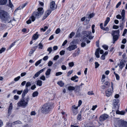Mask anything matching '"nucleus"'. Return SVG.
Wrapping results in <instances>:
<instances>
[{"mask_svg":"<svg viewBox=\"0 0 127 127\" xmlns=\"http://www.w3.org/2000/svg\"><path fill=\"white\" fill-rule=\"evenodd\" d=\"M39 48L40 49H42L43 47V45L41 43L38 44Z\"/></svg>","mask_w":127,"mask_h":127,"instance_id":"72a5a7b5","label":"nucleus"},{"mask_svg":"<svg viewBox=\"0 0 127 127\" xmlns=\"http://www.w3.org/2000/svg\"><path fill=\"white\" fill-rule=\"evenodd\" d=\"M110 20V18L109 17H107L105 22L108 23Z\"/></svg>","mask_w":127,"mask_h":127,"instance_id":"4d7b16f0","label":"nucleus"},{"mask_svg":"<svg viewBox=\"0 0 127 127\" xmlns=\"http://www.w3.org/2000/svg\"><path fill=\"white\" fill-rule=\"evenodd\" d=\"M86 43L84 42H82L81 43V47H84L86 46Z\"/></svg>","mask_w":127,"mask_h":127,"instance_id":"864d4df0","label":"nucleus"},{"mask_svg":"<svg viewBox=\"0 0 127 127\" xmlns=\"http://www.w3.org/2000/svg\"><path fill=\"white\" fill-rule=\"evenodd\" d=\"M73 72V71H69L67 74V76H69L70 75H71Z\"/></svg>","mask_w":127,"mask_h":127,"instance_id":"8fccbe9b","label":"nucleus"},{"mask_svg":"<svg viewBox=\"0 0 127 127\" xmlns=\"http://www.w3.org/2000/svg\"><path fill=\"white\" fill-rule=\"evenodd\" d=\"M27 4V3H26L23 5L20 6L19 7V8H20V9H22L24 7H25Z\"/></svg>","mask_w":127,"mask_h":127,"instance_id":"c756f323","label":"nucleus"},{"mask_svg":"<svg viewBox=\"0 0 127 127\" xmlns=\"http://www.w3.org/2000/svg\"><path fill=\"white\" fill-rule=\"evenodd\" d=\"M69 65L70 67H72L74 65V64L73 62L69 63Z\"/></svg>","mask_w":127,"mask_h":127,"instance_id":"69168bd1","label":"nucleus"},{"mask_svg":"<svg viewBox=\"0 0 127 127\" xmlns=\"http://www.w3.org/2000/svg\"><path fill=\"white\" fill-rule=\"evenodd\" d=\"M118 124L120 127H127V122L123 120L119 121Z\"/></svg>","mask_w":127,"mask_h":127,"instance_id":"0eeeda50","label":"nucleus"},{"mask_svg":"<svg viewBox=\"0 0 127 127\" xmlns=\"http://www.w3.org/2000/svg\"><path fill=\"white\" fill-rule=\"evenodd\" d=\"M57 84L61 87H63L64 84V83L62 81H60L58 82H57Z\"/></svg>","mask_w":127,"mask_h":127,"instance_id":"5701e85b","label":"nucleus"},{"mask_svg":"<svg viewBox=\"0 0 127 127\" xmlns=\"http://www.w3.org/2000/svg\"><path fill=\"white\" fill-rule=\"evenodd\" d=\"M42 59H40L39 60L36 62L35 64V66H37L41 63Z\"/></svg>","mask_w":127,"mask_h":127,"instance_id":"7c9ffc66","label":"nucleus"},{"mask_svg":"<svg viewBox=\"0 0 127 127\" xmlns=\"http://www.w3.org/2000/svg\"><path fill=\"white\" fill-rule=\"evenodd\" d=\"M121 15L122 16H125V10L124 9L122 10L121 13Z\"/></svg>","mask_w":127,"mask_h":127,"instance_id":"09e8293b","label":"nucleus"},{"mask_svg":"<svg viewBox=\"0 0 127 127\" xmlns=\"http://www.w3.org/2000/svg\"><path fill=\"white\" fill-rule=\"evenodd\" d=\"M80 112H81V113H79L77 117V120L78 121H81L82 120L81 118H82V116L81 115V112L80 111Z\"/></svg>","mask_w":127,"mask_h":127,"instance_id":"f3484780","label":"nucleus"},{"mask_svg":"<svg viewBox=\"0 0 127 127\" xmlns=\"http://www.w3.org/2000/svg\"><path fill=\"white\" fill-rule=\"evenodd\" d=\"M75 34L74 32H72L69 34V37L70 38H71L73 37Z\"/></svg>","mask_w":127,"mask_h":127,"instance_id":"c9c22d12","label":"nucleus"},{"mask_svg":"<svg viewBox=\"0 0 127 127\" xmlns=\"http://www.w3.org/2000/svg\"><path fill=\"white\" fill-rule=\"evenodd\" d=\"M94 13H92L90 14L88 16V17H89V18L90 19L91 18H93L94 16Z\"/></svg>","mask_w":127,"mask_h":127,"instance_id":"ea45409f","label":"nucleus"},{"mask_svg":"<svg viewBox=\"0 0 127 127\" xmlns=\"http://www.w3.org/2000/svg\"><path fill=\"white\" fill-rule=\"evenodd\" d=\"M78 107L77 106H76L75 105L72 106L71 110H77Z\"/></svg>","mask_w":127,"mask_h":127,"instance_id":"cd10ccee","label":"nucleus"},{"mask_svg":"<svg viewBox=\"0 0 127 127\" xmlns=\"http://www.w3.org/2000/svg\"><path fill=\"white\" fill-rule=\"evenodd\" d=\"M42 81L40 80H38L37 81L36 85L39 86L42 85Z\"/></svg>","mask_w":127,"mask_h":127,"instance_id":"b1692460","label":"nucleus"},{"mask_svg":"<svg viewBox=\"0 0 127 127\" xmlns=\"http://www.w3.org/2000/svg\"><path fill=\"white\" fill-rule=\"evenodd\" d=\"M9 0V6L10 7L12 8L13 6V5L12 4V3H11V2L10 0Z\"/></svg>","mask_w":127,"mask_h":127,"instance_id":"e2e57ef3","label":"nucleus"},{"mask_svg":"<svg viewBox=\"0 0 127 127\" xmlns=\"http://www.w3.org/2000/svg\"><path fill=\"white\" fill-rule=\"evenodd\" d=\"M51 10L50 9H49L45 12V15L48 16L51 13Z\"/></svg>","mask_w":127,"mask_h":127,"instance_id":"aec40b11","label":"nucleus"},{"mask_svg":"<svg viewBox=\"0 0 127 127\" xmlns=\"http://www.w3.org/2000/svg\"><path fill=\"white\" fill-rule=\"evenodd\" d=\"M125 61L122 60L120 62V64H122V65H123L124 66H125V64L124 63V61Z\"/></svg>","mask_w":127,"mask_h":127,"instance_id":"79ce46f5","label":"nucleus"},{"mask_svg":"<svg viewBox=\"0 0 127 127\" xmlns=\"http://www.w3.org/2000/svg\"><path fill=\"white\" fill-rule=\"evenodd\" d=\"M53 104L52 102H49L44 104L41 108V112L43 113H48L52 108Z\"/></svg>","mask_w":127,"mask_h":127,"instance_id":"f257e3e1","label":"nucleus"},{"mask_svg":"<svg viewBox=\"0 0 127 127\" xmlns=\"http://www.w3.org/2000/svg\"><path fill=\"white\" fill-rule=\"evenodd\" d=\"M61 30L59 28H58L56 31V34L59 33L60 32Z\"/></svg>","mask_w":127,"mask_h":127,"instance_id":"338daca9","label":"nucleus"},{"mask_svg":"<svg viewBox=\"0 0 127 127\" xmlns=\"http://www.w3.org/2000/svg\"><path fill=\"white\" fill-rule=\"evenodd\" d=\"M55 3L54 1H52L50 4V8L51 10H54L57 8V7H55Z\"/></svg>","mask_w":127,"mask_h":127,"instance_id":"9b49d317","label":"nucleus"},{"mask_svg":"<svg viewBox=\"0 0 127 127\" xmlns=\"http://www.w3.org/2000/svg\"><path fill=\"white\" fill-rule=\"evenodd\" d=\"M7 0H0V5H3L5 4Z\"/></svg>","mask_w":127,"mask_h":127,"instance_id":"412c9836","label":"nucleus"},{"mask_svg":"<svg viewBox=\"0 0 127 127\" xmlns=\"http://www.w3.org/2000/svg\"><path fill=\"white\" fill-rule=\"evenodd\" d=\"M91 32L90 31H86L84 32V34L85 35L84 36L83 39H87V38H86V37H89V39L92 38L93 37L91 38Z\"/></svg>","mask_w":127,"mask_h":127,"instance_id":"1a4fd4ad","label":"nucleus"},{"mask_svg":"<svg viewBox=\"0 0 127 127\" xmlns=\"http://www.w3.org/2000/svg\"><path fill=\"white\" fill-rule=\"evenodd\" d=\"M119 28L118 26L115 25H113V28L114 29H117Z\"/></svg>","mask_w":127,"mask_h":127,"instance_id":"13d9d810","label":"nucleus"},{"mask_svg":"<svg viewBox=\"0 0 127 127\" xmlns=\"http://www.w3.org/2000/svg\"><path fill=\"white\" fill-rule=\"evenodd\" d=\"M95 68H97L99 66V64L97 62H96L95 63Z\"/></svg>","mask_w":127,"mask_h":127,"instance_id":"49530a36","label":"nucleus"},{"mask_svg":"<svg viewBox=\"0 0 127 127\" xmlns=\"http://www.w3.org/2000/svg\"><path fill=\"white\" fill-rule=\"evenodd\" d=\"M25 96H22V98L17 103L18 107H23V108H25L27 106L29 98L28 96L26 98H25Z\"/></svg>","mask_w":127,"mask_h":127,"instance_id":"f03ea898","label":"nucleus"},{"mask_svg":"<svg viewBox=\"0 0 127 127\" xmlns=\"http://www.w3.org/2000/svg\"><path fill=\"white\" fill-rule=\"evenodd\" d=\"M121 2L120 1L116 5V8H117L119 7L121 5Z\"/></svg>","mask_w":127,"mask_h":127,"instance_id":"5fc2aeb1","label":"nucleus"},{"mask_svg":"<svg viewBox=\"0 0 127 127\" xmlns=\"http://www.w3.org/2000/svg\"><path fill=\"white\" fill-rule=\"evenodd\" d=\"M124 22H120L119 27H120V28L121 30H122L124 28Z\"/></svg>","mask_w":127,"mask_h":127,"instance_id":"a878e982","label":"nucleus"},{"mask_svg":"<svg viewBox=\"0 0 127 127\" xmlns=\"http://www.w3.org/2000/svg\"><path fill=\"white\" fill-rule=\"evenodd\" d=\"M51 70L49 68L47 69L45 73V75H49L50 74Z\"/></svg>","mask_w":127,"mask_h":127,"instance_id":"393cba45","label":"nucleus"},{"mask_svg":"<svg viewBox=\"0 0 127 127\" xmlns=\"http://www.w3.org/2000/svg\"><path fill=\"white\" fill-rule=\"evenodd\" d=\"M31 17V18L32 21V22L34 21L35 20V18H35V17L32 14V15Z\"/></svg>","mask_w":127,"mask_h":127,"instance_id":"58836bf2","label":"nucleus"},{"mask_svg":"<svg viewBox=\"0 0 127 127\" xmlns=\"http://www.w3.org/2000/svg\"><path fill=\"white\" fill-rule=\"evenodd\" d=\"M113 109H115L116 108H117L118 109H119V100L118 99H114L113 100Z\"/></svg>","mask_w":127,"mask_h":127,"instance_id":"423d86ee","label":"nucleus"},{"mask_svg":"<svg viewBox=\"0 0 127 127\" xmlns=\"http://www.w3.org/2000/svg\"><path fill=\"white\" fill-rule=\"evenodd\" d=\"M121 20L120 21L121 22H124V23L125 22V20H124L125 16H122Z\"/></svg>","mask_w":127,"mask_h":127,"instance_id":"680f3d73","label":"nucleus"},{"mask_svg":"<svg viewBox=\"0 0 127 127\" xmlns=\"http://www.w3.org/2000/svg\"><path fill=\"white\" fill-rule=\"evenodd\" d=\"M61 68L63 70H65L66 69V67L64 65H63L61 66Z\"/></svg>","mask_w":127,"mask_h":127,"instance_id":"bf43d9fd","label":"nucleus"},{"mask_svg":"<svg viewBox=\"0 0 127 127\" xmlns=\"http://www.w3.org/2000/svg\"><path fill=\"white\" fill-rule=\"evenodd\" d=\"M40 79L41 80H42L43 81H44L45 79V76L44 75H43L42 76H41L40 77Z\"/></svg>","mask_w":127,"mask_h":127,"instance_id":"6e6d98bb","label":"nucleus"},{"mask_svg":"<svg viewBox=\"0 0 127 127\" xmlns=\"http://www.w3.org/2000/svg\"><path fill=\"white\" fill-rule=\"evenodd\" d=\"M12 21V20H11L10 19V17L9 15L7 17V18L6 20H4L3 21H6L8 23H10Z\"/></svg>","mask_w":127,"mask_h":127,"instance_id":"4be33fe9","label":"nucleus"},{"mask_svg":"<svg viewBox=\"0 0 127 127\" xmlns=\"http://www.w3.org/2000/svg\"><path fill=\"white\" fill-rule=\"evenodd\" d=\"M6 28V25L4 24H1L0 29L1 30H4Z\"/></svg>","mask_w":127,"mask_h":127,"instance_id":"a211bd4d","label":"nucleus"},{"mask_svg":"<svg viewBox=\"0 0 127 127\" xmlns=\"http://www.w3.org/2000/svg\"><path fill=\"white\" fill-rule=\"evenodd\" d=\"M62 73L61 72H58L56 73V76H58L62 74Z\"/></svg>","mask_w":127,"mask_h":127,"instance_id":"052dcab7","label":"nucleus"},{"mask_svg":"<svg viewBox=\"0 0 127 127\" xmlns=\"http://www.w3.org/2000/svg\"><path fill=\"white\" fill-rule=\"evenodd\" d=\"M13 123H14V124H21V122L19 121H16L14 122H13Z\"/></svg>","mask_w":127,"mask_h":127,"instance_id":"c03bdc74","label":"nucleus"},{"mask_svg":"<svg viewBox=\"0 0 127 127\" xmlns=\"http://www.w3.org/2000/svg\"><path fill=\"white\" fill-rule=\"evenodd\" d=\"M112 91L108 89L105 91L106 94V95H107V94L108 95H111L112 94Z\"/></svg>","mask_w":127,"mask_h":127,"instance_id":"dca6fc26","label":"nucleus"},{"mask_svg":"<svg viewBox=\"0 0 127 127\" xmlns=\"http://www.w3.org/2000/svg\"><path fill=\"white\" fill-rule=\"evenodd\" d=\"M68 89L69 91H72L75 89V88L73 86H69L68 87Z\"/></svg>","mask_w":127,"mask_h":127,"instance_id":"bb28decb","label":"nucleus"},{"mask_svg":"<svg viewBox=\"0 0 127 127\" xmlns=\"http://www.w3.org/2000/svg\"><path fill=\"white\" fill-rule=\"evenodd\" d=\"M108 116L107 114H104L100 116L99 118V120L100 122H102L106 120L108 118Z\"/></svg>","mask_w":127,"mask_h":127,"instance_id":"6e6552de","label":"nucleus"},{"mask_svg":"<svg viewBox=\"0 0 127 127\" xmlns=\"http://www.w3.org/2000/svg\"><path fill=\"white\" fill-rule=\"evenodd\" d=\"M12 109L13 106L12 103L11 102L10 103L8 111V113L9 115L11 114Z\"/></svg>","mask_w":127,"mask_h":127,"instance_id":"ddd939ff","label":"nucleus"},{"mask_svg":"<svg viewBox=\"0 0 127 127\" xmlns=\"http://www.w3.org/2000/svg\"><path fill=\"white\" fill-rule=\"evenodd\" d=\"M82 103V102L81 100H79L78 101V106L79 107H80V105H81Z\"/></svg>","mask_w":127,"mask_h":127,"instance_id":"603ef678","label":"nucleus"},{"mask_svg":"<svg viewBox=\"0 0 127 127\" xmlns=\"http://www.w3.org/2000/svg\"><path fill=\"white\" fill-rule=\"evenodd\" d=\"M95 27V25H92V32L93 33H94L95 32V31L94 29V28Z\"/></svg>","mask_w":127,"mask_h":127,"instance_id":"a18cd8bd","label":"nucleus"},{"mask_svg":"<svg viewBox=\"0 0 127 127\" xmlns=\"http://www.w3.org/2000/svg\"><path fill=\"white\" fill-rule=\"evenodd\" d=\"M100 50V49L99 48H98L96 50V51L95 52V55L96 57L97 58H99L100 57L99 53Z\"/></svg>","mask_w":127,"mask_h":127,"instance_id":"4468645a","label":"nucleus"},{"mask_svg":"<svg viewBox=\"0 0 127 127\" xmlns=\"http://www.w3.org/2000/svg\"><path fill=\"white\" fill-rule=\"evenodd\" d=\"M74 115H76L78 113V110H71Z\"/></svg>","mask_w":127,"mask_h":127,"instance_id":"c85d7f7f","label":"nucleus"},{"mask_svg":"<svg viewBox=\"0 0 127 127\" xmlns=\"http://www.w3.org/2000/svg\"><path fill=\"white\" fill-rule=\"evenodd\" d=\"M53 62L51 61H49L48 63V66H51L53 64Z\"/></svg>","mask_w":127,"mask_h":127,"instance_id":"4c0bfd02","label":"nucleus"},{"mask_svg":"<svg viewBox=\"0 0 127 127\" xmlns=\"http://www.w3.org/2000/svg\"><path fill=\"white\" fill-rule=\"evenodd\" d=\"M29 90L28 88H26L24 90L22 95H25L28 92Z\"/></svg>","mask_w":127,"mask_h":127,"instance_id":"6ab92c4d","label":"nucleus"},{"mask_svg":"<svg viewBox=\"0 0 127 127\" xmlns=\"http://www.w3.org/2000/svg\"><path fill=\"white\" fill-rule=\"evenodd\" d=\"M78 78V77L76 75H75L74 76L72 77L71 78V80L72 81H74L76 79Z\"/></svg>","mask_w":127,"mask_h":127,"instance_id":"e433bc0d","label":"nucleus"},{"mask_svg":"<svg viewBox=\"0 0 127 127\" xmlns=\"http://www.w3.org/2000/svg\"><path fill=\"white\" fill-rule=\"evenodd\" d=\"M111 35L113 36V43H114L118 39L120 35V30H117L112 31L111 32Z\"/></svg>","mask_w":127,"mask_h":127,"instance_id":"20e7f679","label":"nucleus"},{"mask_svg":"<svg viewBox=\"0 0 127 127\" xmlns=\"http://www.w3.org/2000/svg\"><path fill=\"white\" fill-rule=\"evenodd\" d=\"M77 48V46L75 45H72L69 46L67 49V50L69 51H71L76 48Z\"/></svg>","mask_w":127,"mask_h":127,"instance_id":"f8f14e48","label":"nucleus"},{"mask_svg":"<svg viewBox=\"0 0 127 127\" xmlns=\"http://www.w3.org/2000/svg\"><path fill=\"white\" fill-rule=\"evenodd\" d=\"M52 50V47H49L47 49V51L49 52V54H50L51 53Z\"/></svg>","mask_w":127,"mask_h":127,"instance_id":"473e14b6","label":"nucleus"},{"mask_svg":"<svg viewBox=\"0 0 127 127\" xmlns=\"http://www.w3.org/2000/svg\"><path fill=\"white\" fill-rule=\"evenodd\" d=\"M59 57V55H56L54 57L53 59L54 60H57Z\"/></svg>","mask_w":127,"mask_h":127,"instance_id":"37998d69","label":"nucleus"},{"mask_svg":"<svg viewBox=\"0 0 127 127\" xmlns=\"http://www.w3.org/2000/svg\"><path fill=\"white\" fill-rule=\"evenodd\" d=\"M6 48H5L2 47L0 50V54H1L2 53L4 52L6 50Z\"/></svg>","mask_w":127,"mask_h":127,"instance_id":"2f4dec72","label":"nucleus"},{"mask_svg":"<svg viewBox=\"0 0 127 127\" xmlns=\"http://www.w3.org/2000/svg\"><path fill=\"white\" fill-rule=\"evenodd\" d=\"M45 69V68H44L43 69H42L38 72H37L33 76V78L34 79H35V78L38 77L39 75L41 73L43 72Z\"/></svg>","mask_w":127,"mask_h":127,"instance_id":"9d476101","label":"nucleus"},{"mask_svg":"<svg viewBox=\"0 0 127 127\" xmlns=\"http://www.w3.org/2000/svg\"><path fill=\"white\" fill-rule=\"evenodd\" d=\"M65 51L62 50L60 52V54L61 55H63L64 54Z\"/></svg>","mask_w":127,"mask_h":127,"instance_id":"3c124183","label":"nucleus"},{"mask_svg":"<svg viewBox=\"0 0 127 127\" xmlns=\"http://www.w3.org/2000/svg\"><path fill=\"white\" fill-rule=\"evenodd\" d=\"M48 56H46L43 57V60L44 61H46L48 60Z\"/></svg>","mask_w":127,"mask_h":127,"instance_id":"0e129e2a","label":"nucleus"},{"mask_svg":"<svg viewBox=\"0 0 127 127\" xmlns=\"http://www.w3.org/2000/svg\"><path fill=\"white\" fill-rule=\"evenodd\" d=\"M9 15L8 13L6 11L3 10H0V18L2 21L6 20Z\"/></svg>","mask_w":127,"mask_h":127,"instance_id":"39448f33","label":"nucleus"},{"mask_svg":"<svg viewBox=\"0 0 127 127\" xmlns=\"http://www.w3.org/2000/svg\"><path fill=\"white\" fill-rule=\"evenodd\" d=\"M20 76H18L17 77L15 78L14 79V80L15 81H18L20 79Z\"/></svg>","mask_w":127,"mask_h":127,"instance_id":"de8ad7c7","label":"nucleus"},{"mask_svg":"<svg viewBox=\"0 0 127 127\" xmlns=\"http://www.w3.org/2000/svg\"><path fill=\"white\" fill-rule=\"evenodd\" d=\"M38 38V36L37 35V32H36L32 36V39L33 40H36Z\"/></svg>","mask_w":127,"mask_h":127,"instance_id":"2eb2a0df","label":"nucleus"},{"mask_svg":"<svg viewBox=\"0 0 127 127\" xmlns=\"http://www.w3.org/2000/svg\"><path fill=\"white\" fill-rule=\"evenodd\" d=\"M31 85V84L30 82H28L26 83V88H28V87L30 86Z\"/></svg>","mask_w":127,"mask_h":127,"instance_id":"f704fd0d","label":"nucleus"},{"mask_svg":"<svg viewBox=\"0 0 127 127\" xmlns=\"http://www.w3.org/2000/svg\"><path fill=\"white\" fill-rule=\"evenodd\" d=\"M88 94L89 95H94V94L92 91H89L88 92Z\"/></svg>","mask_w":127,"mask_h":127,"instance_id":"774afa93","label":"nucleus"},{"mask_svg":"<svg viewBox=\"0 0 127 127\" xmlns=\"http://www.w3.org/2000/svg\"><path fill=\"white\" fill-rule=\"evenodd\" d=\"M102 47L105 50H107L108 49V46L106 45H103L102 46Z\"/></svg>","mask_w":127,"mask_h":127,"instance_id":"a19ab883","label":"nucleus"},{"mask_svg":"<svg viewBox=\"0 0 127 127\" xmlns=\"http://www.w3.org/2000/svg\"><path fill=\"white\" fill-rule=\"evenodd\" d=\"M44 12L43 9L42 7L38 8L37 11H34L32 14L35 17V18H38L42 15Z\"/></svg>","mask_w":127,"mask_h":127,"instance_id":"7ed1b4c3","label":"nucleus"}]
</instances>
